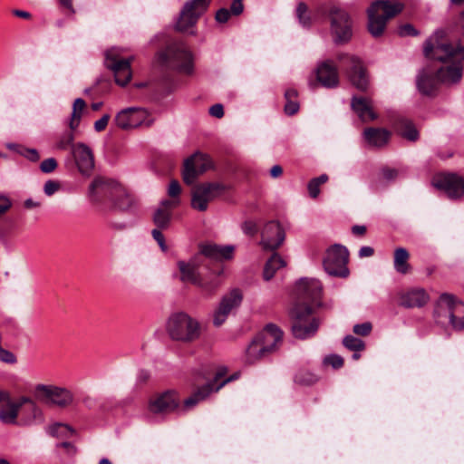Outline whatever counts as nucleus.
Segmentation results:
<instances>
[{
	"label": "nucleus",
	"mask_w": 464,
	"mask_h": 464,
	"mask_svg": "<svg viewBox=\"0 0 464 464\" xmlns=\"http://www.w3.org/2000/svg\"><path fill=\"white\" fill-rule=\"evenodd\" d=\"M223 376L224 372H218L212 382L198 388L191 396L184 401L182 410L186 411L193 408L199 401L205 400L211 392L219 391L226 383L235 379L234 376H230L218 382Z\"/></svg>",
	"instance_id": "6ab92c4d"
},
{
	"label": "nucleus",
	"mask_w": 464,
	"mask_h": 464,
	"mask_svg": "<svg viewBox=\"0 0 464 464\" xmlns=\"http://www.w3.org/2000/svg\"><path fill=\"white\" fill-rule=\"evenodd\" d=\"M86 102L82 98H78L74 101L72 105V111L71 116H81L82 113L85 112Z\"/></svg>",
	"instance_id": "864d4df0"
},
{
	"label": "nucleus",
	"mask_w": 464,
	"mask_h": 464,
	"mask_svg": "<svg viewBox=\"0 0 464 464\" xmlns=\"http://www.w3.org/2000/svg\"><path fill=\"white\" fill-rule=\"evenodd\" d=\"M157 63L163 68L190 74L193 72V54L183 42H172L157 53Z\"/></svg>",
	"instance_id": "7ed1b4c3"
},
{
	"label": "nucleus",
	"mask_w": 464,
	"mask_h": 464,
	"mask_svg": "<svg viewBox=\"0 0 464 464\" xmlns=\"http://www.w3.org/2000/svg\"><path fill=\"white\" fill-rule=\"evenodd\" d=\"M47 432L55 438H69L75 433V430L68 424L56 422L48 426Z\"/></svg>",
	"instance_id": "c9c22d12"
},
{
	"label": "nucleus",
	"mask_w": 464,
	"mask_h": 464,
	"mask_svg": "<svg viewBox=\"0 0 464 464\" xmlns=\"http://www.w3.org/2000/svg\"><path fill=\"white\" fill-rule=\"evenodd\" d=\"M3 402L5 406L0 408V421L5 425L26 427L27 425L22 423L23 406L12 399L10 392H8V400H4Z\"/></svg>",
	"instance_id": "4be33fe9"
},
{
	"label": "nucleus",
	"mask_w": 464,
	"mask_h": 464,
	"mask_svg": "<svg viewBox=\"0 0 464 464\" xmlns=\"http://www.w3.org/2000/svg\"><path fill=\"white\" fill-rule=\"evenodd\" d=\"M337 59L345 70L352 84L361 91H365L369 81L362 61L348 53H340Z\"/></svg>",
	"instance_id": "4468645a"
},
{
	"label": "nucleus",
	"mask_w": 464,
	"mask_h": 464,
	"mask_svg": "<svg viewBox=\"0 0 464 464\" xmlns=\"http://www.w3.org/2000/svg\"><path fill=\"white\" fill-rule=\"evenodd\" d=\"M61 188V185L58 181H55V180H47L45 183H44V192L46 196H52L53 195L55 192H57Z\"/></svg>",
	"instance_id": "09e8293b"
},
{
	"label": "nucleus",
	"mask_w": 464,
	"mask_h": 464,
	"mask_svg": "<svg viewBox=\"0 0 464 464\" xmlns=\"http://www.w3.org/2000/svg\"><path fill=\"white\" fill-rule=\"evenodd\" d=\"M396 131L401 137L411 142H415L420 138L419 130L411 122L401 123L396 128Z\"/></svg>",
	"instance_id": "e433bc0d"
},
{
	"label": "nucleus",
	"mask_w": 464,
	"mask_h": 464,
	"mask_svg": "<svg viewBox=\"0 0 464 464\" xmlns=\"http://www.w3.org/2000/svg\"><path fill=\"white\" fill-rule=\"evenodd\" d=\"M229 11L234 15L241 14L244 11L243 0H233Z\"/></svg>",
	"instance_id": "680f3d73"
},
{
	"label": "nucleus",
	"mask_w": 464,
	"mask_h": 464,
	"mask_svg": "<svg viewBox=\"0 0 464 464\" xmlns=\"http://www.w3.org/2000/svg\"><path fill=\"white\" fill-rule=\"evenodd\" d=\"M204 263V256L201 252L193 256L188 261L179 260L177 263L180 272V280L182 282H189L200 287L204 292L210 294L218 287V284H208L203 282L198 272L199 267Z\"/></svg>",
	"instance_id": "6e6552de"
},
{
	"label": "nucleus",
	"mask_w": 464,
	"mask_h": 464,
	"mask_svg": "<svg viewBox=\"0 0 464 464\" xmlns=\"http://www.w3.org/2000/svg\"><path fill=\"white\" fill-rule=\"evenodd\" d=\"M322 285L314 278H302L296 284L297 301L289 310L292 334L295 338H310L320 321L314 316L311 304L320 305Z\"/></svg>",
	"instance_id": "f03ea898"
},
{
	"label": "nucleus",
	"mask_w": 464,
	"mask_h": 464,
	"mask_svg": "<svg viewBox=\"0 0 464 464\" xmlns=\"http://www.w3.org/2000/svg\"><path fill=\"white\" fill-rule=\"evenodd\" d=\"M34 395L38 401L59 409L71 407L75 400L71 390L53 384H36Z\"/></svg>",
	"instance_id": "0eeeda50"
},
{
	"label": "nucleus",
	"mask_w": 464,
	"mask_h": 464,
	"mask_svg": "<svg viewBox=\"0 0 464 464\" xmlns=\"http://www.w3.org/2000/svg\"><path fill=\"white\" fill-rule=\"evenodd\" d=\"M117 193H123L122 186L115 180L102 177L94 179L89 187V196L95 202L104 199L112 202Z\"/></svg>",
	"instance_id": "dca6fc26"
},
{
	"label": "nucleus",
	"mask_w": 464,
	"mask_h": 464,
	"mask_svg": "<svg viewBox=\"0 0 464 464\" xmlns=\"http://www.w3.org/2000/svg\"><path fill=\"white\" fill-rule=\"evenodd\" d=\"M372 325L370 322L357 324L353 326V333L358 335L367 336L372 332Z\"/></svg>",
	"instance_id": "c03bdc74"
},
{
	"label": "nucleus",
	"mask_w": 464,
	"mask_h": 464,
	"mask_svg": "<svg viewBox=\"0 0 464 464\" xmlns=\"http://www.w3.org/2000/svg\"><path fill=\"white\" fill-rule=\"evenodd\" d=\"M230 11L227 8H220L217 11L215 19L218 23L224 24L227 23L230 17Z\"/></svg>",
	"instance_id": "13d9d810"
},
{
	"label": "nucleus",
	"mask_w": 464,
	"mask_h": 464,
	"mask_svg": "<svg viewBox=\"0 0 464 464\" xmlns=\"http://www.w3.org/2000/svg\"><path fill=\"white\" fill-rule=\"evenodd\" d=\"M210 116H223L224 107L221 103H216L209 108Z\"/></svg>",
	"instance_id": "0e129e2a"
},
{
	"label": "nucleus",
	"mask_w": 464,
	"mask_h": 464,
	"mask_svg": "<svg viewBox=\"0 0 464 464\" xmlns=\"http://www.w3.org/2000/svg\"><path fill=\"white\" fill-rule=\"evenodd\" d=\"M285 97L286 100L285 104V112L288 115L297 113L299 110V103L296 100L297 92L294 89H289L285 92Z\"/></svg>",
	"instance_id": "58836bf2"
},
{
	"label": "nucleus",
	"mask_w": 464,
	"mask_h": 464,
	"mask_svg": "<svg viewBox=\"0 0 464 464\" xmlns=\"http://www.w3.org/2000/svg\"><path fill=\"white\" fill-rule=\"evenodd\" d=\"M285 266L286 261L278 253H274L265 265L263 272L264 279L266 281L271 280L276 271Z\"/></svg>",
	"instance_id": "72a5a7b5"
},
{
	"label": "nucleus",
	"mask_w": 464,
	"mask_h": 464,
	"mask_svg": "<svg viewBox=\"0 0 464 464\" xmlns=\"http://www.w3.org/2000/svg\"><path fill=\"white\" fill-rule=\"evenodd\" d=\"M295 380L300 384L310 385L317 381V377L309 372H300L295 375Z\"/></svg>",
	"instance_id": "37998d69"
},
{
	"label": "nucleus",
	"mask_w": 464,
	"mask_h": 464,
	"mask_svg": "<svg viewBox=\"0 0 464 464\" xmlns=\"http://www.w3.org/2000/svg\"><path fill=\"white\" fill-rule=\"evenodd\" d=\"M131 61L132 57L121 58L120 49L116 47L105 53V66L113 72L115 82L121 86H125L131 79Z\"/></svg>",
	"instance_id": "9b49d317"
},
{
	"label": "nucleus",
	"mask_w": 464,
	"mask_h": 464,
	"mask_svg": "<svg viewBox=\"0 0 464 464\" xmlns=\"http://www.w3.org/2000/svg\"><path fill=\"white\" fill-rule=\"evenodd\" d=\"M374 250L372 246H362L359 250V256L360 257H370L373 255Z\"/></svg>",
	"instance_id": "774afa93"
},
{
	"label": "nucleus",
	"mask_w": 464,
	"mask_h": 464,
	"mask_svg": "<svg viewBox=\"0 0 464 464\" xmlns=\"http://www.w3.org/2000/svg\"><path fill=\"white\" fill-rule=\"evenodd\" d=\"M152 237L158 243L159 246L163 252L168 250V246L165 242V238L163 234L161 233L160 228H155L151 231Z\"/></svg>",
	"instance_id": "8fccbe9b"
},
{
	"label": "nucleus",
	"mask_w": 464,
	"mask_h": 464,
	"mask_svg": "<svg viewBox=\"0 0 464 464\" xmlns=\"http://www.w3.org/2000/svg\"><path fill=\"white\" fill-rule=\"evenodd\" d=\"M242 230L246 235L254 236L257 232V226L254 221L247 220L243 223Z\"/></svg>",
	"instance_id": "052dcab7"
},
{
	"label": "nucleus",
	"mask_w": 464,
	"mask_h": 464,
	"mask_svg": "<svg viewBox=\"0 0 464 464\" xmlns=\"http://www.w3.org/2000/svg\"><path fill=\"white\" fill-rule=\"evenodd\" d=\"M308 7L304 3H299L296 7V16L300 24L303 27L308 28L312 24V19L310 14L307 13Z\"/></svg>",
	"instance_id": "ea45409f"
},
{
	"label": "nucleus",
	"mask_w": 464,
	"mask_h": 464,
	"mask_svg": "<svg viewBox=\"0 0 464 464\" xmlns=\"http://www.w3.org/2000/svg\"><path fill=\"white\" fill-rule=\"evenodd\" d=\"M410 253L404 247H397L393 254V267L395 271L401 275L411 272V266L409 263Z\"/></svg>",
	"instance_id": "7c9ffc66"
},
{
	"label": "nucleus",
	"mask_w": 464,
	"mask_h": 464,
	"mask_svg": "<svg viewBox=\"0 0 464 464\" xmlns=\"http://www.w3.org/2000/svg\"><path fill=\"white\" fill-rule=\"evenodd\" d=\"M18 153L24 156L31 161H37L40 158L39 153L34 149L23 148L21 150H18Z\"/></svg>",
	"instance_id": "6e6d98bb"
},
{
	"label": "nucleus",
	"mask_w": 464,
	"mask_h": 464,
	"mask_svg": "<svg viewBox=\"0 0 464 464\" xmlns=\"http://www.w3.org/2000/svg\"><path fill=\"white\" fill-rule=\"evenodd\" d=\"M12 206V199L8 196L0 193V217L5 215Z\"/></svg>",
	"instance_id": "603ef678"
},
{
	"label": "nucleus",
	"mask_w": 464,
	"mask_h": 464,
	"mask_svg": "<svg viewBox=\"0 0 464 464\" xmlns=\"http://www.w3.org/2000/svg\"><path fill=\"white\" fill-rule=\"evenodd\" d=\"M429 301V295L422 288L412 289L403 294L401 297V304L407 308L421 307Z\"/></svg>",
	"instance_id": "c85d7f7f"
},
{
	"label": "nucleus",
	"mask_w": 464,
	"mask_h": 464,
	"mask_svg": "<svg viewBox=\"0 0 464 464\" xmlns=\"http://www.w3.org/2000/svg\"><path fill=\"white\" fill-rule=\"evenodd\" d=\"M179 205V199H165L156 209L153 215V222L160 229L169 227L172 217V209Z\"/></svg>",
	"instance_id": "a878e982"
},
{
	"label": "nucleus",
	"mask_w": 464,
	"mask_h": 464,
	"mask_svg": "<svg viewBox=\"0 0 464 464\" xmlns=\"http://www.w3.org/2000/svg\"><path fill=\"white\" fill-rule=\"evenodd\" d=\"M57 168V161L54 158H48L40 164V169L44 173H51Z\"/></svg>",
	"instance_id": "a18cd8bd"
},
{
	"label": "nucleus",
	"mask_w": 464,
	"mask_h": 464,
	"mask_svg": "<svg viewBox=\"0 0 464 464\" xmlns=\"http://www.w3.org/2000/svg\"><path fill=\"white\" fill-rule=\"evenodd\" d=\"M110 118H100L94 123V128L97 131L103 130L109 123Z\"/></svg>",
	"instance_id": "338daca9"
},
{
	"label": "nucleus",
	"mask_w": 464,
	"mask_h": 464,
	"mask_svg": "<svg viewBox=\"0 0 464 464\" xmlns=\"http://www.w3.org/2000/svg\"><path fill=\"white\" fill-rule=\"evenodd\" d=\"M179 405V397L174 391H167L152 397L149 401L148 409L154 414L169 413Z\"/></svg>",
	"instance_id": "aec40b11"
},
{
	"label": "nucleus",
	"mask_w": 464,
	"mask_h": 464,
	"mask_svg": "<svg viewBox=\"0 0 464 464\" xmlns=\"http://www.w3.org/2000/svg\"><path fill=\"white\" fill-rule=\"evenodd\" d=\"M256 338L267 354L274 353L282 343L283 332L275 324H267Z\"/></svg>",
	"instance_id": "5701e85b"
},
{
	"label": "nucleus",
	"mask_w": 464,
	"mask_h": 464,
	"mask_svg": "<svg viewBox=\"0 0 464 464\" xmlns=\"http://www.w3.org/2000/svg\"><path fill=\"white\" fill-rule=\"evenodd\" d=\"M324 362L334 369H338L343 365V359L340 355L331 354L324 358Z\"/></svg>",
	"instance_id": "de8ad7c7"
},
{
	"label": "nucleus",
	"mask_w": 464,
	"mask_h": 464,
	"mask_svg": "<svg viewBox=\"0 0 464 464\" xmlns=\"http://www.w3.org/2000/svg\"><path fill=\"white\" fill-rule=\"evenodd\" d=\"M438 189L444 191L451 199L459 198L464 195V178L456 173H439L431 180Z\"/></svg>",
	"instance_id": "2eb2a0df"
},
{
	"label": "nucleus",
	"mask_w": 464,
	"mask_h": 464,
	"mask_svg": "<svg viewBox=\"0 0 464 464\" xmlns=\"http://www.w3.org/2000/svg\"><path fill=\"white\" fill-rule=\"evenodd\" d=\"M464 313V304L450 294H442L436 304L434 316L437 324L450 325L456 331L464 330V316L457 315Z\"/></svg>",
	"instance_id": "39448f33"
},
{
	"label": "nucleus",
	"mask_w": 464,
	"mask_h": 464,
	"mask_svg": "<svg viewBox=\"0 0 464 464\" xmlns=\"http://www.w3.org/2000/svg\"><path fill=\"white\" fill-rule=\"evenodd\" d=\"M16 361V357L12 352L4 349L3 347L0 348V362L14 364Z\"/></svg>",
	"instance_id": "3c124183"
},
{
	"label": "nucleus",
	"mask_w": 464,
	"mask_h": 464,
	"mask_svg": "<svg viewBox=\"0 0 464 464\" xmlns=\"http://www.w3.org/2000/svg\"><path fill=\"white\" fill-rule=\"evenodd\" d=\"M150 378V373L146 370H140L137 375V382L140 384L146 383Z\"/></svg>",
	"instance_id": "69168bd1"
},
{
	"label": "nucleus",
	"mask_w": 464,
	"mask_h": 464,
	"mask_svg": "<svg viewBox=\"0 0 464 464\" xmlns=\"http://www.w3.org/2000/svg\"><path fill=\"white\" fill-rule=\"evenodd\" d=\"M203 256L215 260H230L234 256L235 246L232 245L220 246L217 244H206L200 246Z\"/></svg>",
	"instance_id": "cd10ccee"
},
{
	"label": "nucleus",
	"mask_w": 464,
	"mask_h": 464,
	"mask_svg": "<svg viewBox=\"0 0 464 464\" xmlns=\"http://www.w3.org/2000/svg\"><path fill=\"white\" fill-rule=\"evenodd\" d=\"M123 193H117L114 200H112L113 206L120 210L130 209L134 201L131 196L128 193L125 188L122 187Z\"/></svg>",
	"instance_id": "4c0bfd02"
},
{
	"label": "nucleus",
	"mask_w": 464,
	"mask_h": 464,
	"mask_svg": "<svg viewBox=\"0 0 464 464\" xmlns=\"http://www.w3.org/2000/svg\"><path fill=\"white\" fill-rule=\"evenodd\" d=\"M267 355L260 342L255 337L246 348V362L252 364Z\"/></svg>",
	"instance_id": "f704fd0d"
},
{
	"label": "nucleus",
	"mask_w": 464,
	"mask_h": 464,
	"mask_svg": "<svg viewBox=\"0 0 464 464\" xmlns=\"http://www.w3.org/2000/svg\"><path fill=\"white\" fill-rule=\"evenodd\" d=\"M382 175L384 179L392 181L399 176V170L396 169L385 167L382 169Z\"/></svg>",
	"instance_id": "bf43d9fd"
},
{
	"label": "nucleus",
	"mask_w": 464,
	"mask_h": 464,
	"mask_svg": "<svg viewBox=\"0 0 464 464\" xmlns=\"http://www.w3.org/2000/svg\"><path fill=\"white\" fill-rule=\"evenodd\" d=\"M348 256L347 248L342 245L329 247L323 262L325 272L333 276L346 277L349 275Z\"/></svg>",
	"instance_id": "9d476101"
},
{
	"label": "nucleus",
	"mask_w": 464,
	"mask_h": 464,
	"mask_svg": "<svg viewBox=\"0 0 464 464\" xmlns=\"http://www.w3.org/2000/svg\"><path fill=\"white\" fill-rule=\"evenodd\" d=\"M398 33L401 36L418 35V31L410 24H406L400 26Z\"/></svg>",
	"instance_id": "4d7b16f0"
},
{
	"label": "nucleus",
	"mask_w": 464,
	"mask_h": 464,
	"mask_svg": "<svg viewBox=\"0 0 464 464\" xmlns=\"http://www.w3.org/2000/svg\"><path fill=\"white\" fill-rule=\"evenodd\" d=\"M260 246L264 250L275 251L279 248L285 239V233L281 224L276 220L266 222L260 230Z\"/></svg>",
	"instance_id": "f3484780"
},
{
	"label": "nucleus",
	"mask_w": 464,
	"mask_h": 464,
	"mask_svg": "<svg viewBox=\"0 0 464 464\" xmlns=\"http://www.w3.org/2000/svg\"><path fill=\"white\" fill-rule=\"evenodd\" d=\"M181 188L179 183L177 180H171L169 188H168V195L171 198L170 199L179 198V196L180 194Z\"/></svg>",
	"instance_id": "5fc2aeb1"
},
{
	"label": "nucleus",
	"mask_w": 464,
	"mask_h": 464,
	"mask_svg": "<svg viewBox=\"0 0 464 464\" xmlns=\"http://www.w3.org/2000/svg\"><path fill=\"white\" fill-rule=\"evenodd\" d=\"M363 135L370 146L381 148L388 143L391 133L385 129L368 128L364 130Z\"/></svg>",
	"instance_id": "c756f323"
},
{
	"label": "nucleus",
	"mask_w": 464,
	"mask_h": 464,
	"mask_svg": "<svg viewBox=\"0 0 464 464\" xmlns=\"http://www.w3.org/2000/svg\"><path fill=\"white\" fill-rule=\"evenodd\" d=\"M157 113V111H150L147 108L143 107H128L121 110L117 116H126L129 114H138L139 116H150L151 114Z\"/></svg>",
	"instance_id": "79ce46f5"
},
{
	"label": "nucleus",
	"mask_w": 464,
	"mask_h": 464,
	"mask_svg": "<svg viewBox=\"0 0 464 464\" xmlns=\"http://www.w3.org/2000/svg\"><path fill=\"white\" fill-rule=\"evenodd\" d=\"M20 405H27L22 411V423L24 425H33L36 420L42 419L44 416L43 411L36 401L29 396H20L16 400Z\"/></svg>",
	"instance_id": "bb28decb"
},
{
	"label": "nucleus",
	"mask_w": 464,
	"mask_h": 464,
	"mask_svg": "<svg viewBox=\"0 0 464 464\" xmlns=\"http://www.w3.org/2000/svg\"><path fill=\"white\" fill-rule=\"evenodd\" d=\"M153 119L147 118H114V124L124 130H130L136 128H149L152 125Z\"/></svg>",
	"instance_id": "2f4dec72"
},
{
	"label": "nucleus",
	"mask_w": 464,
	"mask_h": 464,
	"mask_svg": "<svg viewBox=\"0 0 464 464\" xmlns=\"http://www.w3.org/2000/svg\"><path fill=\"white\" fill-rule=\"evenodd\" d=\"M446 33L437 30L425 42L424 54L427 58L441 63H449L450 65L441 67L437 75L422 71L418 76L417 86L424 95H432L439 82L443 83H456L462 76V65L464 61V47L459 44H450L446 41Z\"/></svg>",
	"instance_id": "f257e3e1"
},
{
	"label": "nucleus",
	"mask_w": 464,
	"mask_h": 464,
	"mask_svg": "<svg viewBox=\"0 0 464 464\" xmlns=\"http://www.w3.org/2000/svg\"><path fill=\"white\" fill-rule=\"evenodd\" d=\"M167 332L172 340L189 343L199 339L202 328L197 319L180 312L170 315L167 323Z\"/></svg>",
	"instance_id": "20e7f679"
},
{
	"label": "nucleus",
	"mask_w": 464,
	"mask_h": 464,
	"mask_svg": "<svg viewBox=\"0 0 464 464\" xmlns=\"http://www.w3.org/2000/svg\"><path fill=\"white\" fill-rule=\"evenodd\" d=\"M74 140V133L72 131L65 132L57 143V148L60 150L67 149Z\"/></svg>",
	"instance_id": "49530a36"
},
{
	"label": "nucleus",
	"mask_w": 464,
	"mask_h": 464,
	"mask_svg": "<svg viewBox=\"0 0 464 464\" xmlns=\"http://www.w3.org/2000/svg\"><path fill=\"white\" fill-rule=\"evenodd\" d=\"M226 186L219 182H208L195 186L191 191L192 208L204 212L208 203L226 190Z\"/></svg>",
	"instance_id": "f8f14e48"
},
{
	"label": "nucleus",
	"mask_w": 464,
	"mask_h": 464,
	"mask_svg": "<svg viewBox=\"0 0 464 464\" xmlns=\"http://www.w3.org/2000/svg\"><path fill=\"white\" fill-rule=\"evenodd\" d=\"M319 187L320 186L315 182V180L311 179L309 181L307 188H308L309 195L313 198H317V196L319 195V193H320Z\"/></svg>",
	"instance_id": "e2e57ef3"
},
{
	"label": "nucleus",
	"mask_w": 464,
	"mask_h": 464,
	"mask_svg": "<svg viewBox=\"0 0 464 464\" xmlns=\"http://www.w3.org/2000/svg\"><path fill=\"white\" fill-rule=\"evenodd\" d=\"M213 167L211 160L204 154L195 153L184 162L183 180L188 185L193 184L198 177Z\"/></svg>",
	"instance_id": "a211bd4d"
},
{
	"label": "nucleus",
	"mask_w": 464,
	"mask_h": 464,
	"mask_svg": "<svg viewBox=\"0 0 464 464\" xmlns=\"http://www.w3.org/2000/svg\"><path fill=\"white\" fill-rule=\"evenodd\" d=\"M72 155L79 171L82 175H89L94 168V159L91 149L79 143L72 147Z\"/></svg>",
	"instance_id": "393cba45"
},
{
	"label": "nucleus",
	"mask_w": 464,
	"mask_h": 464,
	"mask_svg": "<svg viewBox=\"0 0 464 464\" xmlns=\"http://www.w3.org/2000/svg\"><path fill=\"white\" fill-rule=\"evenodd\" d=\"M403 5L399 2L380 0L372 3L368 9V30L370 34L378 37L382 34L387 21L399 14Z\"/></svg>",
	"instance_id": "423d86ee"
},
{
	"label": "nucleus",
	"mask_w": 464,
	"mask_h": 464,
	"mask_svg": "<svg viewBox=\"0 0 464 464\" xmlns=\"http://www.w3.org/2000/svg\"><path fill=\"white\" fill-rule=\"evenodd\" d=\"M328 16L331 20V34L334 43L338 44L347 43L353 34L352 22L348 14L334 5L328 10Z\"/></svg>",
	"instance_id": "ddd939ff"
},
{
	"label": "nucleus",
	"mask_w": 464,
	"mask_h": 464,
	"mask_svg": "<svg viewBox=\"0 0 464 464\" xmlns=\"http://www.w3.org/2000/svg\"><path fill=\"white\" fill-rule=\"evenodd\" d=\"M211 0H188L180 11L176 28L179 32L194 34L189 31L198 23V18L208 10Z\"/></svg>",
	"instance_id": "1a4fd4ad"
},
{
	"label": "nucleus",
	"mask_w": 464,
	"mask_h": 464,
	"mask_svg": "<svg viewBox=\"0 0 464 464\" xmlns=\"http://www.w3.org/2000/svg\"><path fill=\"white\" fill-rule=\"evenodd\" d=\"M316 80L325 88H335L339 84V73L332 61L321 63L315 70Z\"/></svg>",
	"instance_id": "b1692460"
},
{
	"label": "nucleus",
	"mask_w": 464,
	"mask_h": 464,
	"mask_svg": "<svg viewBox=\"0 0 464 464\" xmlns=\"http://www.w3.org/2000/svg\"><path fill=\"white\" fill-rule=\"evenodd\" d=\"M343 343L347 349L354 352L362 351L365 347L363 341L353 335L345 336Z\"/></svg>",
	"instance_id": "a19ab883"
},
{
	"label": "nucleus",
	"mask_w": 464,
	"mask_h": 464,
	"mask_svg": "<svg viewBox=\"0 0 464 464\" xmlns=\"http://www.w3.org/2000/svg\"><path fill=\"white\" fill-rule=\"evenodd\" d=\"M352 110L358 116H376L372 101L364 97H353L351 102Z\"/></svg>",
	"instance_id": "473e14b6"
},
{
	"label": "nucleus",
	"mask_w": 464,
	"mask_h": 464,
	"mask_svg": "<svg viewBox=\"0 0 464 464\" xmlns=\"http://www.w3.org/2000/svg\"><path fill=\"white\" fill-rule=\"evenodd\" d=\"M242 299V294L238 289H233L226 295L214 313V325L220 326L227 320L232 310L240 305Z\"/></svg>",
	"instance_id": "412c9836"
}]
</instances>
